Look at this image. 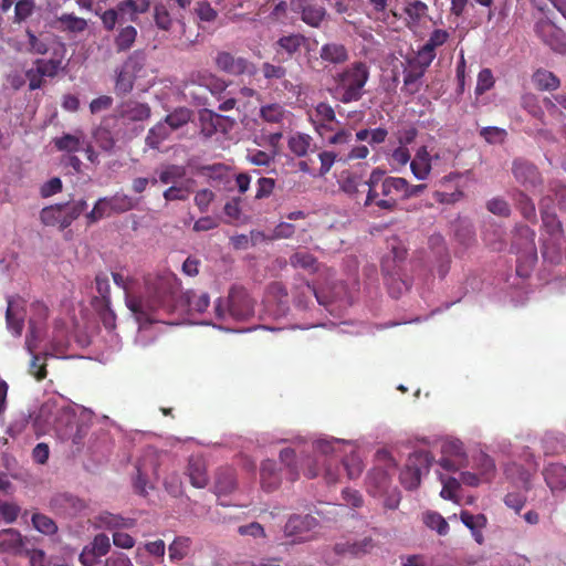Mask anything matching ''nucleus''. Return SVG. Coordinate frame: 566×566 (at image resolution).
<instances>
[{
  "instance_id": "obj_1",
  "label": "nucleus",
  "mask_w": 566,
  "mask_h": 566,
  "mask_svg": "<svg viewBox=\"0 0 566 566\" xmlns=\"http://www.w3.org/2000/svg\"><path fill=\"white\" fill-rule=\"evenodd\" d=\"M340 440L321 439L312 443L313 457L304 455L298 460L294 449L285 448L280 452V460L286 468V476L291 482L298 480L301 471L307 479L316 478L321 472L318 463L324 467V479L327 483H336L342 471H346L349 479H356L363 472V462L356 453L345 459L337 454Z\"/></svg>"
},
{
  "instance_id": "obj_2",
  "label": "nucleus",
  "mask_w": 566,
  "mask_h": 566,
  "mask_svg": "<svg viewBox=\"0 0 566 566\" xmlns=\"http://www.w3.org/2000/svg\"><path fill=\"white\" fill-rule=\"evenodd\" d=\"M146 296L127 295L126 306L138 319L151 321V314L159 308H170L180 290L179 279L171 272L145 277Z\"/></svg>"
},
{
  "instance_id": "obj_3",
  "label": "nucleus",
  "mask_w": 566,
  "mask_h": 566,
  "mask_svg": "<svg viewBox=\"0 0 566 566\" xmlns=\"http://www.w3.org/2000/svg\"><path fill=\"white\" fill-rule=\"evenodd\" d=\"M368 193L365 206L375 205L380 210L394 211L400 199H406L407 180L401 177H384L380 170H374L366 181Z\"/></svg>"
},
{
  "instance_id": "obj_4",
  "label": "nucleus",
  "mask_w": 566,
  "mask_h": 566,
  "mask_svg": "<svg viewBox=\"0 0 566 566\" xmlns=\"http://www.w3.org/2000/svg\"><path fill=\"white\" fill-rule=\"evenodd\" d=\"M369 66L363 61H355L337 72L334 76V97L348 104L358 102L365 94V86L369 80Z\"/></svg>"
},
{
  "instance_id": "obj_5",
  "label": "nucleus",
  "mask_w": 566,
  "mask_h": 566,
  "mask_svg": "<svg viewBox=\"0 0 566 566\" xmlns=\"http://www.w3.org/2000/svg\"><path fill=\"white\" fill-rule=\"evenodd\" d=\"M214 319L226 322L248 321L254 315V301L242 286H232L229 291L228 301L219 297L213 307Z\"/></svg>"
},
{
  "instance_id": "obj_6",
  "label": "nucleus",
  "mask_w": 566,
  "mask_h": 566,
  "mask_svg": "<svg viewBox=\"0 0 566 566\" xmlns=\"http://www.w3.org/2000/svg\"><path fill=\"white\" fill-rule=\"evenodd\" d=\"M228 84L224 80L208 73L193 74L185 85L186 95L192 98L197 105H207V92L216 96L219 101L222 99Z\"/></svg>"
},
{
  "instance_id": "obj_7",
  "label": "nucleus",
  "mask_w": 566,
  "mask_h": 566,
  "mask_svg": "<svg viewBox=\"0 0 566 566\" xmlns=\"http://www.w3.org/2000/svg\"><path fill=\"white\" fill-rule=\"evenodd\" d=\"M290 112L281 104L273 103L260 108L261 119L271 126V129L262 128V132L269 137V142H277L285 138V132L290 125Z\"/></svg>"
},
{
  "instance_id": "obj_8",
  "label": "nucleus",
  "mask_w": 566,
  "mask_h": 566,
  "mask_svg": "<svg viewBox=\"0 0 566 566\" xmlns=\"http://www.w3.org/2000/svg\"><path fill=\"white\" fill-rule=\"evenodd\" d=\"M191 111L185 107L175 109L164 120L149 129L146 142H160L171 137L172 133L187 127L191 119Z\"/></svg>"
},
{
  "instance_id": "obj_9",
  "label": "nucleus",
  "mask_w": 566,
  "mask_h": 566,
  "mask_svg": "<svg viewBox=\"0 0 566 566\" xmlns=\"http://www.w3.org/2000/svg\"><path fill=\"white\" fill-rule=\"evenodd\" d=\"M535 231L526 224H516L511 249L518 254L520 262L534 264L537 261Z\"/></svg>"
},
{
  "instance_id": "obj_10",
  "label": "nucleus",
  "mask_w": 566,
  "mask_h": 566,
  "mask_svg": "<svg viewBox=\"0 0 566 566\" xmlns=\"http://www.w3.org/2000/svg\"><path fill=\"white\" fill-rule=\"evenodd\" d=\"M433 458L428 451L412 453L405 470L400 473V482L407 490H415L420 485L422 469L428 471Z\"/></svg>"
},
{
  "instance_id": "obj_11",
  "label": "nucleus",
  "mask_w": 566,
  "mask_h": 566,
  "mask_svg": "<svg viewBox=\"0 0 566 566\" xmlns=\"http://www.w3.org/2000/svg\"><path fill=\"white\" fill-rule=\"evenodd\" d=\"M234 126V120L228 116H222L210 109L200 112V129L206 138L216 136L219 142L226 138L227 133Z\"/></svg>"
},
{
  "instance_id": "obj_12",
  "label": "nucleus",
  "mask_w": 566,
  "mask_h": 566,
  "mask_svg": "<svg viewBox=\"0 0 566 566\" xmlns=\"http://www.w3.org/2000/svg\"><path fill=\"white\" fill-rule=\"evenodd\" d=\"M431 63H427L419 55L409 61L408 66L403 70V86L402 92L408 95H415L421 91L423 81L422 77Z\"/></svg>"
},
{
  "instance_id": "obj_13",
  "label": "nucleus",
  "mask_w": 566,
  "mask_h": 566,
  "mask_svg": "<svg viewBox=\"0 0 566 566\" xmlns=\"http://www.w3.org/2000/svg\"><path fill=\"white\" fill-rule=\"evenodd\" d=\"M376 542L370 536L361 538H347L334 545V552L339 556L360 557L369 554L376 547Z\"/></svg>"
},
{
  "instance_id": "obj_14",
  "label": "nucleus",
  "mask_w": 566,
  "mask_h": 566,
  "mask_svg": "<svg viewBox=\"0 0 566 566\" xmlns=\"http://www.w3.org/2000/svg\"><path fill=\"white\" fill-rule=\"evenodd\" d=\"M512 170L516 181L526 190L534 191L542 186L541 174L533 164L524 159H516L513 163Z\"/></svg>"
},
{
  "instance_id": "obj_15",
  "label": "nucleus",
  "mask_w": 566,
  "mask_h": 566,
  "mask_svg": "<svg viewBox=\"0 0 566 566\" xmlns=\"http://www.w3.org/2000/svg\"><path fill=\"white\" fill-rule=\"evenodd\" d=\"M290 8L295 13H301L304 23L318 28L326 17V10L322 6L310 4L307 0H290Z\"/></svg>"
},
{
  "instance_id": "obj_16",
  "label": "nucleus",
  "mask_w": 566,
  "mask_h": 566,
  "mask_svg": "<svg viewBox=\"0 0 566 566\" xmlns=\"http://www.w3.org/2000/svg\"><path fill=\"white\" fill-rule=\"evenodd\" d=\"M306 41V38L300 33L281 36L274 43L275 59L279 62L292 59L294 54L301 51V48L305 45Z\"/></svg>"
},
{
  "instance_id": "obj_17",
  "label": "nucleus",
  "mask_w": 566,
  "mask_h": 566,
  "mask_svg": "<svg viewBox=\"0 0 566 566\" xmlns=\"http://www.w3.org/2000/svg\"><path fill=\"white\" fill-rule=\"evenodd\" d=\"M216 65L228 74L241 75L248 72L250 62L242 56H234L229 52L222 51L216 56Z\"/></svg>"
},
{
  "instance_id": "obj_18",
  "label": "nucleus",
  "mask_w": 566,
  "mask_h": 566,
  "mask_svg": "<svg viewBox=\"0 0 566 566\" xmlns=\"http://www.w3.org/2000/svg\"><path fill=\"white\" fill-rule=\"evenodd\" d=\"M187 474L195 488L202 489L208 484L207 464L201 455L196 454L189 458Z\"/></svg>"
},
{
  "instance_id": "obj_19",
  "label": "nucleus",
  "mask_w": 566,
  "mask_h": 566,
  "mask_svg": "<svg viewBox=\"0 0 566 566\" xmlns=\"http://www.w3.org/2000/svg\"><path fill=\"white\" fill-rule=\"evenodd\" d=\"M237 489L235 471L224 467L217 470L214 475L213 490L218 496L228 495Z\"/></svg>"
},
{
  "instance_id": "obj_20",
  "label": "nucleus",
  "mask_w": 566,
  "mask_h": 566,
  "mask_svg": "<svg viewBox=\"0 0 566 566\" xmlns=\"http://www.w3.org/2000/svg\"><path fill=\"white\" fill-rule=\"evenodd\" d=\"M25 346L28 352L32 355L28 368L29 374L33 376L38 381L45 379L48 376L46 360L49 357H52L53 355L50 353L34 354V345L28 338L25 342Z\"/></svg>"
},
{
  "instance_id": "obj_21",
  "label": "nucleus",
  "mask_w": 566,
  "mask_h": 566,
  "mask_svg": "<svg viewBox=\"0 0 566 566\" xmlns=\"http://www.w3.org/2000/svg\"><path fill=\"white\" fill-rule=\"evenodd\" d=\"M449 38V33L441 29H436L431 32L427 42L419 49L418 55L431 63L436 57V49L443 45Z\"/></svg>"
},
{
  "instance_id": "obj_22",
  "label": "nucleus",
  "mask_w": 566,
  "mask_h": 566,
  "mask_svg": "<svg viewBox=\"0 0 566 566\" xmlns=\"http://www.w3.org/2000/svg\"><path fill=\"white\" fill-rule=\"evenodd\" d=\"M150 7V0H122L118 2L120 18H127L132 22H136L139 14L148 12Z\"/></svg>"
},
{
  "instance_id": "obj_23",
  "label": "nucleus",
  "mask_w": 566,
  "mask_h": 566,
  "mask_svg": "<svg viewBox=\"0 0 566 566\" xmlns=\"http://www.w3.org/2000/svg\"><path fill=\"white\" fill-rule=\"evenodd\" d=\"M319 56L323 62L329 64H343L348 61L349 54L345 45L340 43H325L319 50Z\"/></svg>"
},
{
  "instance_id": "obj_24",
  "label": "nucleus",
  "mask_w": 566,
  "mask_h": 566,
  "mask_svg": "<svg viewBox=\"0 0 566 566\" xmlns=\"http://www.w3.org/2000/svg\"><path fill=\"white\" fill-rule=\"evenodd\" d=\"M6 322L12 334L15 336L21 335L24 326V313L22 308L19 307L13 297H8Z\"/></svg>"
},
{
  "instance_id": "obj_25",
  "label": "nucleus",
  "mask_w": 566,
  "mask_h": 566,
  "mask_svg": "<svg viewBox=\"0 0 566 566\" xmlns=\"http://www.w3.org/2000/svg\"><path fill=\"white\" fill-rule=\"evenodd\" d=\"M260 479L262 489L266 492L275 491L281 484V478L276 464L272 460H265L261 464Z\"/></svg>"
},
{
  "instance_id": "obj_26",
  "label": "nucleus",
  "mask_w": 566,
  "mask_h": 566,
  "mask_svg": "<svg viewBox=\"0 0 566 566\" xmlns=\"http://www.w3.org/2000/svg\"><path fill=\"white\" fill-rule=\"evenodd\" d=\"M293 297L295 304L302 308H306L313 297H315L319 304L322 303L316 289L305 280H300V282L295 284Z\"/></svg>"
},
{
  "instance_id": "obj_27",
  "label": "nucleus",
  "mask_w": 566,
  "mask_h": 566,
  "mask_svg": "<svg viewBox=\"0 0 566 566\" xmlns=\"http://www.w3.org/2000/svg\"><path fill=\"white\" fill-rule=\"evenodd\" d=\"M544 478L552 491L566 488V467L559 463H552L544 470Z\"/></svg>"
},
{
  "instance_id": "obj_28",
  "label": "nucleus",
  "mask_w": 566,
  "mask_h": 566,
  "mask_svg": "<svg viewBox=\"0 0 566 566\" xmlns=\"http://www.w3.org/2000/svg\"><path fill=\"white\" fill-rule=\"evenodd\" d=\"M431 160L432 157L430 156L429 151L427 150V147L423 145L416 154L415 158L412 159L410 167L411 171L415 175L416 178L422 180L426 179V177L429 175L431 170Z\"/></svg>"
},
{
  "instance_id": "obj_29",
  "label": "nucleus",
  "mask_w": 566,
  "mask_h": 566,
  "mask_svg": "<svg viewBox=\"0 0 566 566\" xmlns=\"http://www.w3.org/2000/svg\"><path fill=\"white\" fill-rule=\"evenodd\" d=\"M50 506L57 513L71 514L82 507L78 499L67 493L54 495L50 501Z\"/></svg>"
},
{
  "instance_id": "obj_30",
  "label": "nucleus",
  "mask_w": 566,
  "mask_h": 566,
  "mask_svg": "<svg viewBox=\"0 0 566 566\" xmlns=\"http://www.w3.org/2000/svg\"><path fill=\"white\" fill-rule=\"evenodd\" d=\"M23 545L20 532L13 528L0 531V553L17 554Z\"/></svg>"
},
{
  "instance_id": "obj_31",
  "label": "nucleus",
  "mask_w": 566,
  "mask_h": 566,
  "mask_svg": "<svg viewBox=\"0 0 566 566\" xmlns=\"http://www.w3.org/2000/svg\"><path fill=\"white\" fill-rule=\"evenodd\" d=\"M64 208L63 203L43 208L40 213L41 222L48 227L59 226L61 230L66 229L67 227H64L63 223L65 218Z\"/></svg>"
},
{
  "instance_id": "obj_32",
  "label": "nucleus",
  "mask_w": 566,
  "mask_h": 566,
  "mask_svg": "<svg viewBox=\"0 0 566 566\" xmlns=\"http://www.w3.org/2000/svg\"><path fill=\"white\" fill-rule=\"evenodd\" d=\"M138 32L133 25L120 27L114 39V45L117 53L126 52L133 48L136 42Z\"/></svg>"
},
{
  "instance_id": "obj_33",
  "label": "nucleus",
  "mask_w": 566,
  "mask_h": 566,
  "mask_svg": "<svg viewBox=\"0 0 566 566\" xmlns=\"http://www.w3.org/2000/svg\"><path fill=\"white\" fill-rule=\"evenodd\" d=\"M532 81L539 91H555L560 86L559 78L553 72L544 69L535 71Z\"/></svg>"
},
{
  "instance_id": "obj_34",
  "label": "nucleus",
  "mask_w": 566,
  "mask_h": 566,
  "mask_svg": "<svg viewBox=\"0 0 566 566\" xmlns=\"http://www.w3.org/2000/svg\"><path fill=\"white\" fill-rule=\"evenodd\" d=\"M315 117L318 123L316 130L321 137H324L321 130L322 128L338 124L336 122L335 111L328 103L322 102L315 107Z\"/></svg>"
},
{
  "instance_id": "obj_35",
  "label": "nucleus",
  "mask_w": 566,
  "mask_h": 566,
  "mask_svg": "<svg viewBox=\"0 0 566 566\" xmlns=\"http://www.w3.org/2000/svg\"><path fill=\"white\" fill-rule=\"evenodd\" d=\"M474 468L479 470V475L484 482H490L495 473L494 460L484 452H479L473 458Z\"/></svg>"
},
{
  "instance_id": "obj_36",
  "label": "nucleus",
  "mask_w": 566,
  "mask_h": 566,
  "mask_svg": "<svg viewBox=\"0 0 566 566\" xmlns=\"http://www.w3.org/2000/svg\"><path fill=\"white\" fill-rule=\"evenodd\" d=\"M290 264L293 268H300L308 272H316L318 270L317 259L306 251H297L290 256Z\"/></svg>"
},
{
  "instance_id": "obj_37",
  "label": "nucleus",
  "mask_w": 566,
  "mask_h": 566,
  "mask_svg": "<svg viewBox=\"0 0 566 566\" xmlns=\"http://www.w3.org/2000/svg\"><path fill=\"white\" fill-rule=\"evenodd\" d=\"M95 286L98 295L92 298L91 304L96 305L111 303V285L108 276L104 273L96 274Z\"/></svg>"
},
{
  "instance_id": "obj_38",
  "label": "nucleus",
  "mask_w": 566,
  "mask_h": 566,
  "mask_svg": "<svg viewBox=\"0 0 566 566\" xmlns=\"http://www.w3.org/2000/svg\"><path fill=\"white\" fill-rule=\"evenodd\" d=\"M337 181L340 189L348 195L356 193L360 185H366V182H363L359 175L349 170L342 171Z\"/></svg>"
},
{
  "instance_id": "obj_39",
  "label": "nucleus",
  "mask_w": 566,
  "mask_h": 566,
  "mask_svg": "<svg viewBox=\"0 0 566 566\" xmlns=\"http://www.w3.org/2000/svg\"><path fill=\"white\" fill-rule=\"evenodd\" d=\"M187 303L190 312L205 313L210 305V297L208 293H197L188 291L186 293Z\"/></svg>"
},
{
  "instance_id": "obj_40",
  "label": "nucleus",
  "mask_w": 566,
  "mask_h": 566,
  "mask_svg": "<svg viewBox=\"0 0 566 566\" xmlns=\"http://www.w3.org/2000/svg\"><path fill=\"white\" fill-rule=\"evenodd\" d=\"M541 217L543 228L549 235H556L562 232V223L557 219L556 213L545 208L543 202L541 205Z\"/></svg>"
},
{
  "instance_id": "obj_41",
  "label": "nucleus",
  "mask_w": 566,
  "mask_h": 566,
  "mask_svg": "<svg viewBox=\"0 0 566 566\" xmlns=\"http://www.w3.org/2000/svg\"><path fill=\"white\" fill-rule=\"evenodd\" d=\"M516 207L521 214L528 221L536 223V209L532 199L524 192H518L516 196Z\"/></svg>"
},
{
  "instance_id": "obj_42",
  "label": "nucleus",
  "mask_w": 566,
  "mask_h": 566,
  "mask_svg": "<svg viewBox=\"0 0 566 566\" xmlns=\"http://www.w3.org/2000/svg\"><path fill=\"white\" fill-rule=\"evenodd\" d=\"M111 205L108 203L107 197L99 198L94 205L91 212L86 214L87 222L90 224L97 222L98 220L111 217L113 214Z\"/></svg>"
},
{
  "instance_id": "obj_43",
  "label": "nucleus",
  "mask_w": 566,
  "mask_h": 566,
  "mask_svg": "<svg viewBox=\"0 0 566 566\" xmlns=\"http://www.w3.org/2000/svg\"><path fill=\"white\" fill-rule=\"evenodd\" d=\"M107 200L114 213H124L135 207L134 199L125 193L117 192L112 197H107Z\"/></svg>"
},
{
  "instance_id": "obj_44",
  "label": "nucleus",
  "mask_w": 566,
  "mask_h": 566,
  "mask_svg": "<svg viewBox=\"0 0 566 566\" xmlns=\"http://www.w3.org/2000/svg\"><path fill=\"white\" fill-rule=\"evenodd\" d=\"M154 21L158 29L170 31L174 25V20L167 7L163 3H157L154 7Z\"/></svg>"
},
{
  "instance_id": "obj_45",
  "label": "nucleus",
  "mask_w": 566,
  "mask_h": 566,
  "mask_svg": "<svg viewBox=\"0 0 566 566\" xmlns=\"http://www.w3.org/2000/svg\"><path fill=\"white\" fill-rule=\"evenodd\" d=\"M31 521L34 528L44 535H53L57 531L55 522L42 513H34Z\"/></svg>"
},
{
  "instance_id": "obj_46",
  "label": "nucleus",
  "mask_w": 566,
  "mask_h": 566,
  "mask_svg": "<svg viewBox=\"0 0 566 566\" xmlns=\"http://www.w3.org/2000/svg\"><path fill=\"white\" fill-rule=\"evenodd\" d=\"M146 63V52L144 50H135L125 60L123 67L133 74L139 73Z\"/></svg>"
},
{
  "instance_id": "obj_47",
  "label": "nucleus",
  "mask_w": 566,
  "mask_h": 566,
  "mask_svg": "<svg viewBox=\"0 0 566 566\" xmlns=\"http://www.w3.org/2000/svg\"><path fill=\"white\" fill-rule=\"evenodd\" d=\"M187 174L186 167L179 165H167L159 174V180L163 184H175L182 179Z\"/></svg>"
},
{
  "instance_id": "obj_48",
  "label": "nucleus",
  "mask_w": 566,
  "mask_h": 566,
  "mask_svg": "<svg viewBox=\"0 0 566 566\" xmlns=\"http://www.w3.org/2000/svg\"><path fill=\"white\" fill-rule=\"evenodd\" d=\"M106 329L116 327V315L111 308V303L92 305Z\"/></svg>"
},
{
  "instance_id": "obj_49",
  "label": "nucleus",
  "mask_w": 566,
  "mask_h": 566,
  "mask_svg": "<svg viewBox=\"0 0 566 566\" xmlns=\"http://www.w3.org/2000/svg\"><path fill=\"white\" fill-rule=\"evenodd\" d=\"M135 74L125 70L123 66L120 71L117 73L115 90L119 94H127L134 87Z\"/></svg>"
},
{
  "instance_id": "obj_50",
  "label": "nucleus",
  "mask_w": 566,
  "mask_h": 566,
  "mask_svg": "<svg viewBox=\"0 0 566 566\" xmlns=\"http://www.w3.org/2000/svg\"><path fill=\"white\" fill-rule=\"evenodd\" d=\"M65 206L64 213L65 218L63 220L64 227H70L71 223L77 219L87 208V203L85 200H80L72 205L63 203Z\"/></svg>"
},
{
  "instance_id": "obj_51",
  "label": "nucleus",
  "mask_w": 566,
  "mask_h": 566,
  "mask_svg": "<svg viewBox=\"0 0 566 566\" xmlns=\"http://www.w3.org/2000/svg\"><path fill=\"white\" fill-rule=\"evenodd\" d=\"M190 539L188 537H177L169 545V556L171 559L180 560L188 554Z\"/></svg>"
},
{
  "instance_id": "obj_52",
  "label": "nucleus",
  "mask_w": 566,
  "mask_h": 566,
  "mask_svg": "<svg viewBox=\"0 0 566 566\" xmlns=\"http://www.w3.org/2000/svg\"><path fill=\"white\" fill-rule=\"evenodd\" d=\"M424 523L431 530L438 532L439 535H446L449 531L447 521L436 512H430L424 515Z\"/></svg>"
},
{
  "instance_id": "obj_53",
  "label": "nucleus",
  "mask_w": 566,
  "mask_h": 566,
  "mask_svg": "<svg viewBox=\"0 0 566 566\" xmlns=\"http://www.w3.org/2000/svg\"><path fill=\"white\" fill-rule=\"evenodd\" d=\"M368 481L370 485L376 488V493H382L387 491L390 484V478L384 470H375L368 475Z\"/></svg>"
},
{
  "instance_id": "obj_54",
  "label": "nucleus",
  "mask_w": 566,
  "mask_h": 566,
  "mask_svg": "<svg viewBox=\"0 0 566 566\" xmlns=\"http://www.w3.org/2000/svg\"><path fill=\"white\" fill-rule=\"evenodd\" d=\"M494 86L493 73L490 69H483L478 75L475 94L482 95Z\"/></svg>"
},
{
  "instance_id": "obj_55",
  "label": "nucleus",
  "mask_w": 566,
  "mask_h": 566,
  "mask_svg": "<svg viewBox=\"0 0 566 566\" xmlns=\"http://www.w3.org/2000/svg\"><path fill=\"white\" fill-rule=\"evenodd\" d=\"M402 262H392L390 255H385L381 261V271L388 276L392 282H396L400 279Z\"/></svg>"
},
{
  "instance_id": "obj_56",
  "label": "nucleus",
  "mask_w": 566,
  "mask_h": 566,
  "mask_svg": "<svg viewBox=\"0 0 566 566\" xmlns=\"http://www.w3.org/2000/svg\"><path fill=\"white\" fill-rule=\"evenodd\" d=\"M60 64H61V62L56 61V60L38 59L35 61V65H36L35 70L42 76L54 77L59 72Z\"/></svg>"
},
{
  "instance_id": "obj_57",
  "label": "nucleus",
  "mask_w": 566,
  "mask_h": 566,
  "mask_svg": "<svg viewBox=\"0 0 566 566\" xmlns=\"http://www.w3.org/2000/svg\"><path fill=\"white\" fill-rule=\"evenodd\" d=\"M389 252L386 255H390L392 262H402L406 260L407 256V249L406 247L397 239L391 238L387 241Z\"/></svg>"
},
{
  "instance_id": "obj_58",
  "label": "nucleus",
  "mask_w": 566,
  "mask_h": 566,
  "mask_svg": "<svg viewBox=\"0 0 566 566\" xmlns=\"http://www.w3.org/2000/svg\"><path fill=\"white\" fill-rule=\"evenodd\" d=\"M60 21L66 30L72 32H82L87 27L86 20L74 14H62Z\"/></svg>"
},
{
  "instance_id": "obj_59",
  "label": "nucleus",
  "mask_w": 566,
  "mask_h": 566,
  "mask_svg": "<svg viewBox=\"0 0 566 566\" xmlns=\"http://www.w3.org/2000/svg\"><path fill=\"white\" fill-rule=\"evenodd\" d=\"M337 125H331L326 128H322V133L324 135L323 138H326L327 142H345L352 137V130L350 129H338L334 133Z\"/></svg>"
},
{
  "instance_id": "obj_60",
  "label": "nucleus",
  "mask_w": 566,
  "mask_h": 566,
  "mask_svg": "<svg viewBox=\"0 0 566 566\" xmlns=\"http://www.w3.org/2000/svg\"><path fill=\"white\" fill-rule=\"evenodd\" d=\"M428 11V7L420 0H415L407 3L405 8V13L412 20L419 21L421 18L426 15Z\"/></svg>"
},
{
  "instance_id": "obj_61",
  "label": "nucleus",
  "mask_w": 566,
  "mask_h": 566,
  "mask_svg": "<svg viewBox=\"0 0 566 566\" xmlns=\"http://www.w3.org/2000/svg\"><path fill=\"white\" fill-rule=\"evenodd\" d=\"M238 533L241 536H251L253 538H264L266 536L263 526L258 522H251L245 525H240L238 527Z\"/></svg>"
},
{
  "instance_id": "obj_62",
  "label": "nucleus",
  "mask_w": 566,
  "mask_h": 566,
  "mask_svg": "<svg viewBox=\"0 0 566 566\" xmlns=\"http://www.w3.org/2000/svg\"><path fill=\"white\" fill-rule=\"evenodd\" d=\"M486 208L490 212L500 217H509L511 213V208L509 203L501 198H493L489 200L486 203Z\"/></svg>"
},
{
  "instance_id": "obj_63",
  "label": "nucleus",
  "mask_w": 566,
  "mask_h": 566,
  "mask_svg": "<svg viewBox=\"0 0 566 566\" xmlns=\"http://www.w3.org/2000/svg\"><path fill=\"white\" fill-rule=\"evenodd\" d=\"M261 70H262L263 76L266 80H282L283 77H285V75L287 73V71L284 66L274 65L269 62L263 63Z\"/></svg>"
},
{
  "instance_id": "obj_64",
  "label": "nucleus",
  "mask_w": 566,
  "mask_h": 566,
  "mask_svg": "<svg viewBox=\"0 0 566 566\" xmlns=\"http://www.w3.org/2000/svg\"><path fill=\"white\" fill-rule=\"evenodd\" d=\"M196 13L201 21L212 22L217 19L218 12L207 1L197 3Z\"/></svg>"
}]
</instances>
